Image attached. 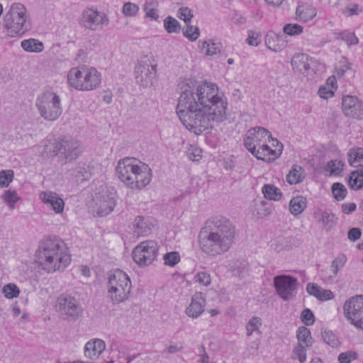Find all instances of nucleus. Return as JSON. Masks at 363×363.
I'll return each mask as SVG.
<instances>
[{
  "label": "nucleus",
  "mask_w": 363,
  "mask_h": 363,
  "mask_svg": "<svg viewBox=\"0 0 363 363\" xmlns=\"http://www.w3.org/2000/svg\"><path fill=\"white\" fill-rule=\"evenodd\" d=\"M284 37V34H277L273 31H269L265 36V45L273 52H280L286 47V42Z\"/></svg>",
  "instance_id": "b1692460"
},
{
  "label": "nucleus",
  "mask_w": 363,
  "mask_h": 363,
  "mask_svg": "<svg viewBox=\"0 0 363 363\" xmlns=\"http://www.w3.org/2000/svg\"><path fill=\"white\" fill-rule=\"evenodd\" d=\"M274 285L277 294L283 300L288 301L294 296L298 281L290 275H279L274 278Z\"/></svg>",
  "instance_id": "ddd939ff"
},
{
  "label": "nucleus",
  "mask_w": 363,
  "mask_h": 363,
  "mask_svg": "<svg viewBox=\"0 0 363 363\" xmlns=\"http://www.w3.org/2000/svg\"><path fill=\"white\" fill-rule=\"evenodd\" d=\"M3 25L11 37L21 35L30 30L31 25L24 5L13 4L4 16Z\"/></svg>",
  "instance_id": "423d86ee"
},
{
  "label": "nucleus",
  "mask_w": 363,
  "mask_h": 363,
  "mask_svg": "<svg viewBox=\"0 0 363 363\" xmlns=\"http://www.w3.org/2000/svg\"><path fill=\"white\" fill-rule=\"evenodd\" d=\"M316 9L311 4H298L296 10L297 19L302 22L311 21L316 16Z\"/></svg>",
  "instance_id": "393cba45"
},
{
  "label": "nucleus",
  "mask_w": 363,
  "mask_h": 363,
  "mask_svg": "<svg viewBox=\"0 0 363 363\" xmlns=\"http://www.w3.org/2000/svg\"><path fill=\"white\" fill-rule=\"evenodd\" d=\"M333 298V294L330 290L321 289L318 299L320 301H328Z\"/></svg>",
  "instance_id": "69168bd1"
},
{
  "label": "nucleus",
  "mask_w": 363,
  "mask_h": 363,
  "mask_svg": "<svg viewBox=\"0 0 363 363\" xmlns=\"http://www.w3.org/2000/svg\"><path fill=\"white\" fill-rule=\"evenodd\" d=\"M43 143V151L42 152V154L44 156L48 157H59L60 138L54 140L52 141L50 140H44Z\"/></svg>",
  "instance_id": "c756f323"
},
{
  "label": "nucleus",
  "mask_w": 363,
  "mask_h": 363,
  "mask_svg": "<svg viewBox=\"0 0 363 363\" xmlns=\"http://www.w3.org/2000/svg\"><path fill=\"white\" fill-rule=\"evenodd\" d=\"M261 34L260 33H257L255 30H249L248 31V36L246 39V42L248 45L252 46H257L260 44L261 40H260Z\"/></svg>",
  "instance_id": "4d7b16f0"
},
{
  "label": "nucleus",
  "mask_w": 363,
  "mask_h": 363,
  "mask_svg": "<svg viewBox=\"0 0 363 363\" xmlns=\"http://www.w3.org/2000/svg\"><path fill=\"white\" fill-rule=\"evenodd\" d=\"M348 161L354 167L363 165V148L355 147L348 152Z\"/></svg>",
  "instance_id": "473e14b6"
},
{
  "label": "nucleus",
  "mask_w": 363,
  "mask_h": 363,
  "mask_svg": "<svg viewBox=\"0 0 363 363\" xmlns=\"http://www.w3.org/2000/svg\"><path fill=\"white\" fill-rule=\"evenodd\" d=\"M59 157L67 162L77 159L82 152L80 143L74 139L60 138Z\"/></svg>",
  "instance_id": "a211bd4d"
},
{
  "label": "nucleus",
  "mask_w": 363,
  "mask_h": 363,
  "mask_svg": "<svg viewBox=\"0 0 363 363\" xmlns=\"http://www.w3.org/2000/svg\"><path fill=\"white\" fill-rule=\"evenodd\" d=\"M362 174L361 169L352 172L350 176L349 184L353 189L358 190L363 188Z\"/></svg>",
  "instance_id": "4c0bfd02"
},
{
  "label": "nucleus",
  "mask_w": 363,
  "mask_h": 363,
  "mask_svg": "<svg viewBox=\"0 0 363 363\" xmlns=\"http://www.w3.org/2000/svg\"><path fill=\"white\" fill-rule=\"evenodd\" d=\"M108 294L114 304H118L128 299L132 284L129 277L121 269H116L109 274Z\"/></svg>",
  "instance_id": "0eeeda50"
},
{
  "label": "nucleus",
  "mask_w": 363,
  "mask_h": 363,
  "mask_svg": "<svg viewBox=\"0 0 363 363\" xmlns=\"http://www.w3.org/2000/svg\"><path fill=\"white\" fill-rule=\"evenodd\" d=\"M158 2L156 0H146L144 5L146 17L153 20H157L159 17L157 14Z\"/></svg>",
  "instance_id": "c9c22d12"
},
{
  "label": "nucleus",
  "mask_w": 363,
  "mask_h": 363,
  "mask_svg": "<svg viewBox=\"0 0 363 363\" xmlns=\"http://www.w3.org/2000/svg\"><path fill=\"white\" fill-rule=\"evenodd\" d=\"M21 44L24 50L30 52H40L44 48L43 43L34 38L24 40Z\"/></svg>",
  "instance_id": "2f4dec72"
},
{
  "label": "nucleus",
  "mask_w": 363,
  "mask_h": 363,
  "mask_svg": "<svg viewBox=\"0 0 363 363\" xmlns=\"http://www.w3.org/2000/svg\"><path fill=\"white\" fill-rule=\"evenodd\" d=\"M358 358V354L353 350H350L345 352H341L338 355V362L340 363H351L353 360Z\"/></svg>",
  "instance_id": "49530a36"
},
{
  "label": "nucleus",
  "mask_w": 363,
  "mask_h": 363,
  "mask_svg": "<svg viewBox=\"0 0 363 363\" xmlns=\"http://www.w3.org/2000/svg\"><path fill=\"white\" fill-rule=\"evenodd\" d=\"M138 11L139 7L138 5L131 2H127L123 6V13L126 16H133L136 15Z\"/></svg>",
  "instance_id": "13d9d810"
},
{
  "label": "nucleus",
  "mask_w": 363,
  "mask_h": 363,
  "mask_svg": "<svg viewBox=\"0 0 363 363\" xmlns=\"http://www.w3.org/2000/svg\"><path fill=\"white\" fill-rule=\"evenodd\" d=\"M158 252L157 243L152 240H145L138 245L133 250V260L140 266L150 264Z\"/></svg>",
  "instance_id": "9b49d317"
},
{
  "label": "nucleus",
  "mask_w": 363,
  "mask_h": 363,
  "mask_svg": "<svg viewBox=\"0 0 363 363\" xmlns=\"http://www.w3.org/2000/svg\"><path fill=\"white\" fill-rule=\"evenodd\" d=\"M35 106L40 116L48 121L57 120L62 114L60 99L52 91H45L38 96Z\"/></svg>",
  "instance_id": "6e6552de"
},
{
  "label": "nucleus",
  "mask_w": 363,
  "mask_h": 363,
  "mask_svg": "<svg viewBox=\"0 0 363 363\" xmlns=\"http://www.w3.org/2000/svg\"><path fill=\"white\" fill-rule=\"evenodd\" d=\"M140 163V161L134 157H127L120 160L116 167L118 179L128 186L135 177Z\"/></svg>",
  "instance_id": "4468645a"
},
{
  "label": "nucleus",
  "mask_w": 363,
  "mask_h": 363,
  "mask_svg": "<svg viewBox=\"0 0 363 363\" xmlns=\"http://www.w3.org/2000/svg\"><path fill=\"white\" fill-rule=\"evenodd\" d=\"M306 348L301 343H298L293 350V359H298L300 363H305L306 359Z\"/></svg>",
  "instance_id": "79ce46f5"
},
{
  "label": "nucleus",
  "mask_w": 363,
  "mask_h": 363,
  "mask_svg": "<svg viewBox=\"0 0 363 363\" xmlns=\"http://www.w3.org/2000/svg\"><path fill=\"white\" fill-rule=\"evenodd\" d=\"M35 256L42 269L48 273L63 270L71 262L66 244L57 237H48L42 240Z\"/></svg>",
  "instance_id": "7ed1b4c3"
},
{
  "label": "nucleus",
  "mask_w": 363,
  "mask_h": 363,
  "mask_svg": "<svg viewBox=\"0 0 363 363\" xmlns=\"http://www.w3.org/2000/svg\"><path fill=\"white\" fill-rule=\"evenodd\" d=\"M101 81V74L94 67H72L67 74L69 86L79 91L94 90L99 86Z\"/></svg>",
  "instance_id": "39448f33"
},
{
  "label": "nucleus",
  "mask_w": 363,
  "mask_h": 363,
  "mask_svg": "<svg viewBox=\"0 0 363 363\" xmlns=\"http://www.w3.org/2000/svg\"><path fill=\"white\" fill-rule=\"evenodd\" d=\"M116 192L113 187L101 186L94 198V211L99 216L111 213L116 206Z\"/></svg>",
  "instance_id": "1a4fd4ad"
},
{
  "label": "nucleus",
  "mask_w": 363,
  "mask_h": 363,
  "mask_svg": "<svg viewBox=\"0 0 363 363\" xmlns=\"http://www.w3.org/2000/svg\"><path fill=\"white\" fill-rule=\"evenodd\" d=\"M56 309L65 319L77 320L82 316L83 308L80 302L74 296L69 294H62L57 300Z\"/></svg>",
  "instance_id": "9d476101"
},
{
  "label": "nucleus",
  "mask_w": 363,
  "mask_h": 363,
  "mask_svg": "<svg viewBox=\"0 0 363 363\" xmlns=\"http://www.w3.org/2000/svg\"><path fill=\"white\" fill-rule=\"evenodd\" d=\"M318 94L321 98L328 99L334 95V91L331 89L326 86H320L318 90Z\"/></svg>",
  "instance_id": "0e129e2a"
},
{
  "label": "nucleus",
  "mask_w": 363,
  "mask_h": 363,
  "mask_svg": "<svg viewBox=\"0 0 363 363\" xmlns=\"http://www.w3.org/2000/svg\"><path fill=\"white\" fill-rule=\"evenodd\" d=\"M69 174L75 177L77 180H86L89 179V173L82 167H76L69 170Z\"/></svg>",
  "instance_id": "a18cd8bd"
},
{
  "label": "nucleus",
  "mask_w": 363,
  "mask_h": 363,
  "mask_svg": "<svg viewBox=\"0 0 363 363\" xmlns=\"http://www.w3.org/2000/svg\"><path fill=\"white\" fill-rule=\"evenodd\" d=\"M206 306V298L201 292L196 293L191 298V303L186 308V315L192 318L199 317Z\"/></svg>",
  "instance_id": "412c9836"
},
{
  "label": "nucleus",
  "mask_w": 363,
  "mask_h": 363,
  "mask_svg": "<svg viewBox=\"0 0 363 363\" xmlns=\"http://www.w3.org/2000/svg\"><path fill=\"white\" fill-rule=\"evenodd\" d=\"M14 172L12 169L0 171V188H6L13 182Z\"/></svg>",
  "instance_id": "58836bf2"
},
{
  "label": "nucleus",
  "mask_w": 363,
  "mask_h": 363,
  "mask_svg": "<svg viewBox=\"0 0 363 363\" xmlns=\"http://www.w3.org/2000/svg\"><path fill=\"white\" fill-rule=\"evenodd\" d=\"M301 320L306 325H311L313 324L315 318L311 309L306 308L302 311Z\"/></svg>",
  "instance_id": "bf43d9fd"
},
{
  "label": "nucleus",
  "mask_w": 363,
  "mask_h": 363,
  "mask_svg": "<svg viewBox=\"0 0 363 363\" xmlns=\"http://www.w3.org/2000/svg\"><path fill=\"white\" fill-rule=\"evenodd\" d=\"M178 17L188 24L193 18V13L188 7H181L178 11Z\"/></svg>",
  "instance_id": "603ef678"
},
{
  "label": "nucleus",
  "mask_w": 363,
  "mask_h": 363,
  "mask_svg": "<svg viewBox=\"0 0 363 363\" xmlns=\"http://www.w3.org/2000/svg\"><path fill=\"white\" fill-rule=\"evenodd\" d=\"M346 262V257L345 255L338 256L335 258L331 264L330 267L332 268L333 275H336L340 269H341Z\"/></svg>",
  "instance_id": "5fc2aeb1"
},
{
  "label": "nucleus",
  "mask_w": 363,
  "mask_h": 363,
  "mask_svg": "<svg viewBox=\"0 0 363 363\" xmlns=\"http://www.w3.org/2000/svg\"><path fill=\"white\" fill-rule=\"evenodd\" d=\"M261 325V318L257 316L252 317L245 325L247 335L250 336L253 332L259 330V328Z\"/></svg>",
  "instance_id": "37998d69"
},
{
  "label": "nucleus",
  "mask_w": 363,
  "mask_h": 363,
  "mask_svg": "<svg viewBox=\"0 0 363 363\" xmlns=\"http://www.w3.org/2000/svg\"><path fill=\"white\" fill-rule=\"evenodd\" d=\"M296 337L298 343L303 345L311 347L313 345V339L311 335V331L305 326L299 327L296 332Z\"/></svg>",
  "instance_id": "7c9ffc66"
},
{
  "label": "nucleus",
  "mask_w": 363,
  "mask_h": 363,
  "mask_svg": "<svg viewBox=\"0 0 363 363\" xmlns=\"http://www.w3.org/2000/svg\"><path fill=\"white\" fill-rule=\"evenodd\" d=\"M153 225L148 218L138 216L134 221V232L138 236H145L150 233Z\"/></svg>",
  "instance_id": "a878e982"
},
{
  "label": "nucleus",
  "mask_w": 363,
  "mask_h": 363,
  "mask_svg": "<svg viewBox=\"0 0 363 363\" xmlns=\"http://www.w3.org/2000/svg\"><path fill=\"white\" fill-rule=\"evenodd\" d=\"M244 145L257 159L267 162L278 158L283 150V145L267 129L259 126L247 130Z\"/></svg>",
  "instance_id": "20e7f679"
},
{
  "label": "nucleus",
  "mask_w": 363,
  "mask_h": 363,
  "mask_svg": "<svg viewBox=\"0 0 363 363\" xmlns=\"http://www.w3.org/2000/svg\"><path fill=\"white\" fill-rule=\"evenodd\" d=\"M342 108L347 117L363 119V101L357 96L346 95L342 99Z\"/></svg>",
  "instance_id": "6ab92c4d"
},
{
  "label": "nucleus",
  "mask_w": 363,
  "mask_h": 363,
  "mask_svg": "<svg viewBox=\"0 0 363 363\" xmlns=\"http://www.w3.org/2000/svg\"><path fill=\"white\" fill-rule=\"evenodd\" d=\"M236 229L225 217H215L206 221L199 233V245L202 252L211 257L221 255L235 242Z\"/></svg>",
  "instance_id": "f03ea898"
},
{
  "label": "nucleus",
  "mask_w": 363,
  "mask_h": 363,
  "mask_svg": "<svg viewBox=\"0 0 363 363\" xmlns=\"http://www.w3.org/2000/svg\"><path fill=\"white\" fill-rule=\"evenodd\" d=\"M106 349L104 341L99 338H94L88 341L84 346V356L91 360H95L104 352Z\"/></svg>",
  "instance_id": "4be33fe9"
},
{
  "label": "nucleus",
  "mask_w": 363,
  "mask_h": 363,
  "mask_svg": "<svg viewBox=\"0 0 363 363\" xmlns=\"http://www.w3.org/2000/svg\"><path fill=\"white\" fill-rule=\"evenodd\" d=\"M40 199L56 213H60L63 211L65 202L57 193L43 191L40 194Z\"/></svg>",
  "instance_id": "5701e85b"
},
{
  "label": "nucleus",
  "mask_w": 363,
  "mask_h": 363,
  "mask_svg": "<svg viewBox=\"0 0 363 363\" xmlns=\"http://www.w3.org/2000/svg\"><path fill=\"white\" fill-rule=\"evenodd\" d=\"M157 74L156 65L148 62H140L135 68V78L137 84L143 87L154 84Z\"/></svg>",
  "instance_id": "2eb2a0df"
},
{
  "label": "nucleus",
  "mask_w": 363,
  "mask_h": 363,
  "mask_svg": "<svg viewBox=\"0 0 363 363\" xmlns=\"http://www.w3.org/2000/svg\"><path fill=\"white\" fill-rule=\"evenodd\" d=\"M306 177L304 169L298 164H294L286 175V181L289 184H297L303 182Z\"/></svg>",
  "instance_id": "bb28decb"
},
{
  "label": "nucleus",
  "mask_w": 363,
  "mask_h": 363,
  "mask_svg": "<svg viewBox=\"0 0 363 363\" xmlns=\"http://www.w3.org/2000/svg\"><path fill=\"white\" fill-rule=\"evenodd\" d=\"M320 218L319 223L321 224L322 228L325 231L331 230L337 224V218L333 213L323 211L320 212Z\"/></svg>",
  "instance_id": "cd10ccee"
},
{
  "label": "nucleus",
  "mask_w": 363,
  "mask_h": 363,
  "mask_svg": "<svg viewBox=\"0 0 363 363\" xmlns=\"http://www.w3.org/2000/svg\"><path fill=\"white\" fill-rule=\"evenodd\" d=\"M316 65L315 60L303 53L295 55L291 60L294 71L301 73L308 77H313L315 74Z\"/></svg>",
  "instance_id": "dca6fc26"
},
{
  "label": "nucleus",
  "mask_w": 363,
  "mask_h": 363,
  "mask_svg": "<svg viewBox=\"0 0 363 363\" xmlns=\"http://www.w3.org/2000/svg\"><path fill=\"white\" fill-rule=\"evenodd\" d=\"M220 45L213 42L209 43V46L206 51L207 55H213L220 51Z\"/></svg>",
  "instance_id": "e2e57ef3"
},
{
  "label": "nucleus",
  "mask_w": 363,
  "mask_h": 363,
  "mask_svg": "<svg viewBox=\"0 0 363 363\" xmlns=\"http://www.w3.org/2000/svg\"><path fill=\"white\" fill-rule=\"evenodd\" d=\"M332 192L334 198L337 201L343 200L347 195V189L345 186L339 182L334 183L332 186Z\"/></svg>",
  "instance_id": "a19ab883"
},
{
  "label": "nucleus",
  "mask_w": 363,
  "mask_h": 363,
  "mask_svg": "<svg viewBox=\"0 0 363 363\" xmlns=\"http://www.w3.org/2000/svg\"><path fill=\"white\" fill-rule=\"evenodd\" d=\"M3 293L7 298L17 297L19 294V289L14 284H9L4 286Z\"/></svg>",
  "instance_id": "09e8293b"
},
{
  "label": "nucleus",
  "mask_w": 363,
  "mask_h": 363,
  "mask_svg": "<svg viewBox=\"0 0 363 363\" xmlns=\"http://www.w3.org/2000/svg\"><path fill=\"white\" fill-rule=\"evenodd\" d=\"M284 33L289 35H298L303 32V27L298 24L288 23L284 26Z\"/></svg>",
  "instance_id": "8fccbe9b"
},
{
  "label": "nucleus",
  "mask_w": 363,
  "mask_h": 363,
  "mask_svg": "<svg viewBox=\"0 0 363 363\" xmlns=\"http://www.w3.org/2000/svg\"><path fill=\"white\" fill-rule=\"evenodd\" d=\"M194 280L205 286H208L211 281L210 274L206 272H198L195 275Z\"/></svg>",
  "instance_id": "864d4df0"
},
{
  "label": "nucleus",
  "mask_w": 363,
  "mask_h": 363,
  "mask_svg": "<svg viewBox=\"0 0 363 363\" xmlns=\"http://www.w3.org/2000/svg\"><path fill=\"white\" fill-rule=\"evenodd\" d=\"M339 38L346 42L348 45H357L359 43L357 37L352 33L342 32L339 34Z\"/></svg>",
  "instance_id": "3c124183"
},
{
  "label": "nucleus",
  "mask_w": 363,
  "mask_h": 363,
  "mask_svg": "<svg viewBox=\"0 0 363 363\" xmlns=\"http://www.w3.org/2000/svg\"><path fill=\"white\" fill-rule=\"evenodd\" d=\"M164 261L166 265L174 267L180 261V256L177 252H167L164 255Z\"/></svg>",
  "instance_id": "de8ad7c7"
},
{
  "label": "nucleus",
  "mask_w": 363,
  "mask_h": 363,
  "mask_svg": "<svg viewBox=\"0 0 363 363\" xmlns=\"http://www.w3.org/2000/svg\"><path fill=\"white\" fill-rule=\"evenodd\" d=\"M152 179V170L147 164L140 163L135 177L128 186L133 189H141L150 184Z\"/></svg>",
  "instance_id": "aec40b11"
},
{
  "label": "nucleus",
  "mask_w": 363,
  "mask_h": 363,
  "mask_svg": "<svg viewBox=\"0 0 363 363\" xmlns=\"http://www.w3.org/2000/svg\"><path fill=\"white\" fill-rule=\"evenodd\" d=\"M321 335L323 341L332 347H336L339 345L338 339L335 333L329 330H323L321 332Z\"/></svg>",
  "instance_id": "ea45409f"
},
{
  "label": "nucleus",
  "mask_w": 363,
  "mask_h": 363,
  "mask_svg": "<svg viewBox=\"0 0 363 363\" xmlns=\"http://www.w3.org/2000/svg\"><path fill=\"white\" fill-rule=\"evenodd\" d=\"M1 199L8 205L9 208H14L16 203L21 199L14 189H7L4 191Z\"/></svg>",
  "instance_id": "f704fd0d"
},
{
  "label": "nucleus",
  "mask_w": 363,
  "mask_h": 363,
  "mask_svg": "<svg viewBox=\"0 0 363 363\" xmlns=\"http://www.w3.org/2000/svg\"><path fill=\"white\" fill-rule=\"evenodd\" d=\"M306 198L301 196L292 198L289 206L290 213L294 216L301 214L306 208Z\"/></svg>",
  "instance_id": "c85d7f7f"
},
{
  "label": "nucleus",
  "mask_w": 363,
  "mask_h": 363,
  "mask_svg": "<svg viewBox=\"0 0 363 363\" xmlns=\"http://www.w3.org/2000/svg\"><path fill=\"white\" fill-rule=\"evenodd\" d=\"M108 21L104 13L91 9L84 10L81 18V25L91 30L101 29L104 24H108Z\"/></svg>",
  "instance_id": "f3484780"
},
{
  "label": "nucleus",
  "mask_w": 363,
  "mask_h": 363,
  "mask_svg": "<svg viewBox=\"0 0 363 363\" xmlns=\"http://www.w3.org/2000/svg\"><path fill=\"white\" fill-rule=\"evenodd\" d=\"M183 35L191 41H195L199 36V29L197 26L186 24V28L183 29Z\"/></svg>",
  "instance_id": "c03bdc74"
},
{
  "label": "nucleus",
  "mask_w": 363,
  "mask_h": 363,
  "mask_svg": "<svg viewBox=\"0 0 363 363\" xmlns=\"http://www.w3.org/2000/svg\"><path fill=\"white\" fill-rule=\"evenodd\" d=\"M199 352L201 354L199 363H211L209 356L206 353L204 346H201L199 348Z\"/></svg>",
  "instance_id": "774afa93"
},
{
  "label": "nucleus",
  "mask_w": 363,
  "mask_h": 363,
  "mask_svg": "<svg viewBox=\"0 0 363 363\" xmlns=\"http://www.w3.org/2000/svg\"><path fill=\"white\" fill-rule=\"evenodd\" d=\"M342 166L340 161L331 160L328 163L325 169L330 172V174H338L341 172Z\"/></svg>",
  "instance_id": "6e6d98bb"
},
{
  "label": "nucleus",
  "mask_w": 363,
  "mask_h": 363,
  "mask_svg": "<svg viewBox=\"0 0 363 363\" xmlns=\"http://www.w3.org/2000/svg\"><path fill=\"white\" fill-rule=\"evenodd\" d=\"M362 235L361 230L358 228L350 229L347 233V238L350 240L354 242L357 240Z\"/></svg>",
  "instance_id": "680f3d73"
},
{
  "label": "nucleus",
  "mask_w": 363,
  "mask_h": 363,
  "mask_svg": "<svg viewBox=\"0 0 363 363\" xmlns=\"http://www.w3.org/2000/svg\"><path fill=\"white\" fill-rule=\"evenodd\" d=\"M343 311L351 324L363 330V295L352 296L347 300Z\"/></svg>",
  "instance_id": "f8f14e48"
},
{
  "label": "nucleus",
  "mask_w": 363,
  "mask_h": 363,
  "mask_svg": "<svg viewBox=\"0 0 363 363\" xmlns=\"http://www.w3.org/2000/svg\"><path fill=\"white\" fill-rule=\"evenodd\" d=\"M321 289L320 286L314 283H308L306 286L307 292L317 298H318V294H320Z\"/></svg>",
  "instance_id": "052dcab7"
},
{
  "label": "nucleus",
  "mask_w": 363,
  "mask_h": 363,
  "mask_svg": "<svg viewBox=\"0 0 363 363\" xmlns=\"http://www.w3.org/2000/svg\"><path fill=\"white\" fill-rule=\"evenodd\" d=\"M179 89L177 114L188 130L199 135L226 118L228 103L218 96L216 84L185 79Z\"/></svg>",
  "instance_id": "f257e3e1"
},
{
  "label": "nucleus",
  "mask_w": 363,
  "mask_h": 363,
  "mask_svg": "<svg viewBox=\"0 0 363 363\" xmlns=\"http://www.w3.org/2000/svg\"><path fill=\"white\" fill-rule=\"evenodd\" d=\"M262 193L266 199L274 201L279 200L282 196L280 189L273 184L264 185Z\"/></svg>",
  "instance_id": "72a5a7b5"
},
{
  "label": "nucleus",
  "mask_w": 363,
  "mask_h": 363,
  "mask_svg": "<svg viewBox=\"0 0 363 363\" xmlns=\"http://www.w3.org/2000/svg\"><path fill=\"white\" fill-rule=\"evenodd\" d=\"M164 27L169 33H179L181 30L179 22L172 16H167L164 20Z\"/></svg>",
  "instance_id": "e433bc0d"
},
{
  "label": "nucleus",
  "mask_w": 363,
  "mask_h": 363,
  "mask_svg": "<svg viewBox=\"0 0 363 363\" xmlns=\"http://www.w3.org/2000/svg\"><path fill=\"white\" fill-rule=\"evenodd\" d=\"M201 151L199 149L189 150L188 157L192 161H198L201 158Z\"/></svg>",
  "instance_id": "338daca9"
}]
</instances>
